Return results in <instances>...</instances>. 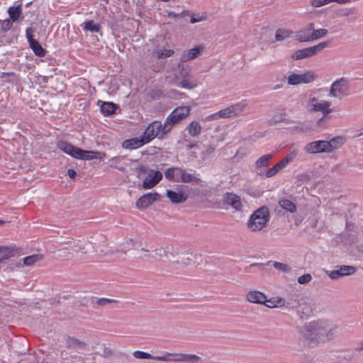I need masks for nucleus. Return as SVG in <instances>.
<instances>
[{"instance_id":"nucleus-61","label":"nucleus","mask_w":363,"mask_h":363,"mask_svg":"<svg viewBox=\"0 0 363 363\" xmlns=\"http://www.w3.org/2000/svg\"><path fill=\"white\" fill-rule=\"evenodd\" d=\"M301 131H304L305 130V129L303 128H301Z\"/></svg>"},{"instance_id":"nucleus-34","label":"nucleus","mask_w":363,"mask_h":363,"mask_svg":"<svg viewBox=\"0 0 363 363\" xmlns=\"http://www.w3.org/2000/svg\"><path fill=\"white\" fill-rule=\"evenodd\" d=\"M293 32L289 29L279 28L276 31L275 39L277 41H282L290 38Z\"/></svg>"},{"instance_id":"nucleus-56","label":"nucleus","mask_w":363,"mask_h":363,"mask_svg":"<svg viewBox=\"0 0 363 363\" xmlns=\"http://www.w3.org/2000/svg\"><path fill=\"white\" fill-rule=\"evenodd\" d=\"M357 351L363 350V340L359 343L357 347L356 348Z\"/></svg>"},{"instance_id":"nucleus-19","label":"nucleus","mask_w":363,"mask_h":363,"mask_svg":"<svg viewBox=\"0 0 363 363\" xmlns=\"http://www.w3.org/2000/svg\"><path fill=\"white\" fill-rule=\"evenodd\" d=\"M203 52V47L201 45L196 46L192 49L185 50L181 56V62H186L192 60L200 56Z\"/></svg>"},{"instance_id":"nucleus-22","label":"nucleus","mask_w":363,"mask_h":363,"mask_svg":"<svg viewBox=\"0 0 363 363\" xmlns=\"http://www.w3.org/2000/svg\"><path fill=\"white\" fill-rule=\"evenodd\" d=\"M312 23H309L305 28L298 30L295 35L298 42L312 41Z\"/></svg>"},{"instance_id":"nucleus-2","label":"nucleus","mask_w":363,"mask_h":363,"mask_svg":"<svg viewBox=\"0 0 363 363\" xmlns=\"http://www.w3.org/2000/svg\"><path fill=\"white\" fill-rule=\"evenodd\" d=\"M154 360L167 362L197 363L201 360V358L199 356L193 354L164 352V355L154 356Z\"/></svg>"},{"instance_id":"nucleus-9","label":"nucleus","mask_w":363,"mask_h":363,"mask_svg":"<svg viewBox=\"0 0 363 363\" xmlns=\"http://www.w3.org/2000/svg\"><path fill=\"white\" fill-rule=\"evenodd\" d=\"M247 104L244 101L236 103L227 108L218 111V117L219 118H229L236 116L243 112Z\"/></svg>"},{"instance_id":"nucleus-7","label":"nucleus","mask_w":363,"mask_h":363,"mask_svg":"<svg viewBox=\"0 0 363 363\" xmlns=\"http://www.w3.org/2000/svg\"><path fill=\"white\" fill-rule=\"evenodd\" d=\"M330 105L331 103L329 101L320 100L313 96L309 98L306 108L310 112L321 111L325 115H328L332 112V109L330 108Z\"/></svg>"},{"instance_id":"nucleus-13","label":"nucleus","mask_w":363,"mask_h":363,"mask_svg":"<svg viewBox=\"0 0 363 363\" xmlns=\"http://www.w3.org/2000/svg\"><path fill=\"white\" fill-rule=\"evenodd\" d=\"M304 150L310 154L330 153L328 140H317L308 143Z\"/></svg>"},{"instance_id":"nucleus-48","label":"nucleus","mask_w":363,"mask_h":363,"mask_svg":"<svg viewBox=\"0 0 363 363\" xmlns=\"http://www.w3.org/2000/svg\"><path fill=\"white\" fill-rule=\"evenodd\" d=\"M328 276L330 279H337L340 277H343L340 272V270L339 268L336 269H334L333 271H330L329 273H328Z\"/></svg>"},{"instance_id":"nucleus-23","label":"nucleus","mask_w":363,"mask_h":363,"mask_svg":"<svg viewBox=\"0 0 363 363\" xmlns=\"http://www.w3.org/2000/svg\"><path fill=\"white\" fill-rule=\"evenodd\" d=\"M166 195L170 201L173 203H180L186 201L188 196L181 191H174L173 190H167Z\"/></svg>"},{"instance_id":"nucleus-28","label":"nucleus","mask_w":363,"mask_h":363,"mask_svg":"<svg viewBox=\"0 0 363 363\" xmlns=\"http://www.w3.org/2000/svg\"><path fill=\"white\" fill-rule=\"evenodd\" d=\"M187 130L190 136L197 137L201 134V126L198 121H194L189 123Z\"/></svg>"},{"instance_id":"nucleus-15","label":"nucleus","mask_w":363,"mask_h":363,"mask_svg":"<svg viewBox=\"0 0 363 363\" xmlns=\"http://www.w3.org/2000/svg\"><path fill=\"white\" fill-rule=\"evenodd\" d=\"M162 177L163 175L161 172L150 170L143 182V189H150L153 188L162 180Z\"/></svg>"},{"instance_id":"nucleus-62","label":"nucleus","mask_w":363,"mask_h":363,"mask_svg":"<svg viewBox=\"0 0 363 363\" xmlns=\"http://www.w3.org/2000/svg\"><path fill=\"white\" fill-rule=\"evenodd\" d=\"M299 224V222H296V225H298Z\"/></svg>"},{"instance_id":"nucleus-24","label":"nucleus","mask_w":363,"mask_h":363,"mask_svg":"<svg viewBox=\"0 0 363 363\" xmlns=\"http://www.w3.org/2000/svg\"><path fill=\"white\" fill-rule=\"evenodd\" d=\"M57 147L60 150H62L65 153L76 159L77 155H75V152H77V149H79V147H75L71 143H69L63 140L59 141L57 143Z\"/></svg>"},{"instance_id":"nucleus-41","label":"nucleus","mask_w":363,"mask_h":363,"mask_svg":"<svg viewBox=\"0 0 363 363\" xmlns=\"http://www.w3.org/2000/svg\"><path fill=\"white\" fill-rule=\"evenodd\" d=\"M133 354L137 359H149L154 360V355L143 351L137 350L135 351Z\"/></svg>"},{"instance_id":"nucleus-14","label":"nucleus","mask_w":363,"mask_h":363,"mask_svg":"<svg viewBox=\"0 0 363 363\" xmlns=\"http://www.w3.org/2000/svg\"><path fill=\"white\" fill-rule=\"evenodd\" d=\"M319 305V302L316 300L306 298L299 302L298 311L303 315L309 316L313 313V311H316L317 306Z\"/></svg>"},{"instance_id":"nucleus-49","label":"nucleus","mask_w":363,"mask_h":363,"mask_svg":"<svg viewBox=\"0 0 363 363\" xmlns=\"http://www.w3.org/2000/svg\"><path fill=\"white\" fill-rule=\"evenodd\" d=\"M116 301L114 299L107 298H99L96 303L100 306H106L111 303H116Z\"/></svg>"},{"instance_id":"nucleus-20","label":"nucleus","mask_w":363,"mask_h":363,"mask_svg":"<svg viewBox=\"0 0 363 363\" xmlns=\"http://www.w3.org/2000/svg\"><path fill=\"white\" fill-rule=\"evenodd\" d=\"M145 140H144L143 136L140 138H133L125 140L122 143V147L124 149L135 150L141 147L144 145L147 144L146 143H145Z\"/></svg>"},{"instance_id":"nucleus-37","label":"nucleus","mask_w":363,"mask_h":363,"mask_svg":"<svg viewBox=\"0 0 363 363\" xmlns=\"http://www.w3.org/2000/svg\"><path fill=\"white\" fill-rule=\"evenodd\" d=\"M43 258V256L39 254L33 255L30 256L26 257L23 259V263L25 265L30 266L33 264L34 263L41 260Z\"/></svg>"},{"instance_id":"nucleus-47","label":"nucleus","mask_w":363,"mask_h":363,"mask_svg":"<svg viewBox=\"0 0 363 363\" xmlns=\"http://www.w3.org/2000/svg\"><path fill=\"white\" fill-rule=\"evenodd\" d=\"M312 279V277L310 274H305L298 278V282L300 284H306L309 283Z\"/></svg>"},{"instance_id":"nucleus-12","label":"nucleus","mask_w":363,"mask_h":363,"mask_svg":"<svg viewBox=\"0 0 363 363\" xmlns=\"http://www.w3.org/2000/svg\"><path fill=\"white\" fill-rule=\"evenodd\" d=\"M246 299L250 303L264 304L265 306L272 308V306L270 305V303H272V299H268L267 296L261 291L256 290L250 291L246 294Z\"/></svg>"},{"instance_id":"nucleus-59","label":"nucleus","mask_w":363,"mask_h":363,"mask_svg":"<svg viewBox=\"0 0 363 363\" xmlns=\"http://www.w3.org/2000/svg\"><path fill=\"white\" fill-rule=\"evenodd\" d=\"M259 264H252L250 265V267H259Z\"/></svg>"},{"instance_id":"nucleus-54","label":"nucleus","mask_w":363,"mask_h":363,"mask_svg":"<svg viewBox=\"0 0 363 363\" xmlns=\"http://www.w3.org/2000/svg\"><path fill=\"white\" fill-rule=\"evenodd\" d=\"M206 18L205 17H203V16H192L191 19H190V23H198V22H200V21H202L203 20H205Z\"/></svg>"},{"instance_id":"nucleus-30","label":"nucleus","mask_w":363,"mask_h":363,"mask_svg":"<svg viewBox=\"0 0 363 363\" xmlns=\"http://www.w3.org/2000/svg\"><path fill=\"white\" fill-rule=\"evenodd\" d=\"M117 106L113 102H104L101 106V111L104 116H111L116 110Z\"/></svg>"},{"instance_id":"nucleus-31","label":"nucleus","mask_w":363,"mask_h":363,"mask_svg":"<svg viewBox=\"0 0 363 363\" xmlns=\"http://www.w3.org/2000/svg\"><path fill=\"white\" fill-rule=\"evenodd\" d=\"M180 167H170L166 169L164 172V176L169 181L177 182V179H179V171Z\"/></svg>"},{"instance_id":"nucleus-3","label":"nucleus","mask_w":363,"mask_h":363,"mask_svg":"<svg viewBox=\"0 0 363 363\" xmlns=\"http://www.w3.org/2000/svg\"><path fill=\"white\" fill-rule=\"evenodd\" d=\"M269 213L266 207H261L250 217L247 227L252 231L261 230L269 220Z\"/></svg>"},{"instance_id":"nucleus-25","label":"nucleus","mask_w":363,"mask_h":363,"mask_svg":"<svg viewBox=\"0 0 363 363\" xmlns=\"http://www.w3.org/2000/svg\"><path fill=\"white\" fill-rule=\"evenodd\" d=\"M346 142V139L343 136H337L328 140V148L330 153L333 152L335 150L341 147Z\"/></svg>"},{"instance_id":"nucleus-40","label":"nucleus","mask_w":363,"mask_h":363,"mask_svg":"<svg viewBox=\"0 0 363 363\" xmlns=\"http://www.w3.org/2000/svg\"><path fill=\"white\" fill-rule=\"evenodd\" d=\"M286 118V113L284 110L277 109L276 114L274 116V122H282Z\"/></svg>"},{"instance_id":"nucleus-1","label":"nucleus","mask_w":363,"mask_h":363,"mask_svg":"<svg viewBox=\"0 0 363 363\" xmlns=\"http://www.w3.org/2000/svg\"><path fill=\"white\" fill-rule=\"evenodd\" d=\"M337 326H332L326 319H318L306 323L299 330L300 340L308 347L325 343L334 339Z\"/></svg>"},{"instance_id":"nucleus-33","label":"nucleus","mask_w":363,"mask_h":363,"mask_svg":"<svg viewBox=\"0 0 363 363\" xmlns=\"http://www.w3.org/2000/svg\"><path fill=\"white\" fill-rule=\"evenodd\" d=\"M174 54V50L171 49H155L152 52V56L157 59L167 58L172 56Z\"/></svg>"},{"instance_id":"nucleus-44","label":"nucleus","mask_w":363,"mask_h":363,"mask_svg":"<svg viewBox=\"0 0 363 363\" xmlns=\"http://www.w3.org/2000/svg\"><path fill=\"white\" fill-rule=\"evenodd\" d=\"M12 256V252L8 248H0V262Z\"/></svg>"},{"instance_id":"nucleus-8","label":"nucleus","mask_w":363,"mask_h":363,"mask_svg":"<svg viewBox=\"0 0 363 363\" xmlns=\"http://www.w3.org/2000/svg\"><path fill=\"white\" fill-rule=\"evenodd\" d=\"M348 91V82L345 78L342 77L332 84L330 89V95L341 99L347 95Z\"/></svg>"},{"instance_id":"nucleus-5","label":"nucleus","mask_w":363,"mask_h":363,"mask_svg":"<svg viewBox=\"0 0 363 363\" xmlns=\"http://www.w3.org/2000/svg\"><path fill=\"white\" fill-rule=\"evenodd\" d=\"M328 45V42L324 41L311 47L297 50L291 55V58L294 60H299L315 56L323 51Z\"/></svg>"},{"instance_id":"nucleus-57","label":"nucleus","mask_w":363,"mask_h":363,"mask_svg":"<svg viewBox=\"0 0 363 363\" xmlns=\"http://www.w3.org/2000/svg\"><path fill=\"white\" fill-rule=\"evenodd\" d=\"M266 177L269 178L272 177V168L267 170L266 172Z\"/></svg>"},{"instance_id":"nucleus-52","label":"nucleus","mask_w":363,"mask_h":363,"mask_svg":"<svg viewBox=\"0 0 363 363\" xmlns=\"http://www.w3.org/2000/svg\"><path fill=\"white\" fill-rule=\"evenodd\" d=\"M219 119L218 112L206 116L202 118V121L206 122L210 121H216Z\"/></svg>"},{"instance_id":"nucleus-38","label":"nucleus","mask_w":363,"mask_h":363,"mask_svg":"<svg viewBox=\"0 0 363 363\" xmlns=\"http://www.w3.org/2000/svg\"><path fill=\"white\" fill-rule=\"evenodd\" d=\"M274 268L282 273H288L291 269V267L289 264L278 262H274Z\"/></svg>"},{"instance_id":"nucleus-4","label":"nucleus","mask_w":363,"mask_h":363,"mask_svg":"<svg viewBox=\"0 0 363 363\" xmlns=\"http://www.w3.org/2000/svg\"><path fill=\"white\" fill-rule=\"evenodd\" d=\"M170 130L168 125L167 128L165 126V121L162 124L159 121H155L148 125L142 136L145 140V143L147 144L157 137L160 133L162 135H164Z\"/></svg>"},{"instance_id":"nucleus-17","label":"nucleus","mask_w":363,"mask_h":363,"mask_svg":"<svg viewBox=\"0 0 363 363\" xmlns=\"http://www.w3.org/2000/svg\"><path fill=\"white\" fill-rule=\"evenodd\" d=\"M76 159L91 160L94 159L103 160L105 157V153L93 150H84L79 147L77 152H75Z\"/></svg>"},{"instance_id":"nucleus-27","label":"nucleus","mask_w":363,"mask_h":363,"mask_svg":"<svg viewBox=\"0 0 363 363\" xmlns=\"http://www.w3.org/2000/svg\"><path fill=\"white\" fill-rule=\"evenodd\" d=\"M296 155L294 153H291L288 155L286 157H284L281 161L277 163L275 166H274V174L279 172L283 168L286 167V165L293 160L295 157Z\"/></svg>"},{"instance_id":"nucleus-55","label":"nucleus","mask_w":363,"mask_h":363,"mask_svg":"<svg viewBox=\"0 0 363 363\" xmlns=\"http://www.w3.org/2000/svg\"><path fill=\"white\" fill-rule=\"evenodd\" d=\"M76 174H77V173L74 169H68L67 175L69 177V178L74 179L75 177Z\"/></svg>"},{"instance_id":"nucleus-32","label":"nucleus","mask_w":363,"mask_h":363,"mask_svg":"<svg viewBox=\"0 0 363 363\" xmlns=\"http://www.w3.org/2000/svg\"><path fill=\"white\" fill-rule=\"evenodd\" d=\"M82 26L84 30H88L92 33H99L101 28L99 23H94L92 20L84 22Z\"/></svg>"},{"instance_id":"nucleus-16","label":"nucleus","mask_w":363,"mask_h":363,"mask_svg":"<svg viewBox=\"0 0 363 363\" xmlns=\"http://www.w3.org/2000/svg\"><path fill=\"white\" fill-rule=\"evenodd\" d=\"M159 198L160 194L157 193L145 194L136 201V207L140 209H145L153 203V202L159 199Z\"/></svg>"},{"instance_id":"nucleus-39","label":"nucleus","mask_w":363,"mask_h":363,"mask_svg":"<svg viewBox=\"0 0 363 363\" xmlns=\"http://www.w3.org/2000/svg\"><path fill=\"white\" fill-rule=\"evenodd\" d=\"M66 345L67 347H76L80 345L84 346V343L76 338L67 337L66 338Z\"/></svg>"},{"instance_id":"nucleus-43","label":"nucleus","mask_w":363,"mask_h":363,"mask_svg":"<svg viewBox=\"0 0 363 363\" xmlns=\"http://www.w3.org/2000/svg\"><path fill=\"white\" fill-rule=\"evenodd\" d=\"M13 21H12L11 19L7 18L3 21H0V28L1 30L4 32H6L9 30L12 26H13Z\"/></svg>"},{"instance_id":"nucleus-50","label":"nucleus","mask_w":363,"mask_h":363,"mask_svg":"<svg viewBox=\"0 0 363 363\" xmlns=\"http://www.w3.org/2000/svg\"><path fill=\"white\" fill-rule=\"evenodd\" d=\"M165 255V250L163 248H160L155 251L154 255L150 257L155 259H160Z\"/></svg>"},{"instance_id":"nucleus-60","label":"nucleus","mask_w":363,"mask_h":363,"mask_svg":"<svg viewBox=\"0 0 363 363\" xmlns=\"http://www.w3.org/2000/svg\"><path fill=\"white\" fill-rule=\"evenodd\" d=\"M4 221L0 220V224H3Z\"/></svg>"},{"instance_id":"nucleus-21","label":"nucleus","mask_w":363,"mask_h":363,"mask_svg":"<svg viewBox=\"0 0 363 363\" xmlns=\"http://www.w3.org/2000/svg\"><path fill=\"white\" fill-rule=\"evenodd\" d=\"M179 179H177V182L182 183H194L199 184L201 179L196 177L194 174L187 172L185 169H179Z\"/></svg>"},{"instance_id":"nucleus-26","label":"nucleus","mask_w":363,"mask_h":363,"mask_svg":"<svg viewBox=\"0 0 363 363\" xmlns=\"http://www.w3.org/2000/svg\"><path fill=\"white\" fill-rule=\"evenodd\" d=\"M272 158V154L270 153V154H267V155L262 156L256 161L255 165H256V168L257 169L258 174H262V172L261 170L259 171V169L262 167H266L269 164V161Z\"/></svg>"},{"instance_id":"nucleus-53","label":"nucleus","mask_w":363,"mask_h":363,"mask_svg":"<svg viewBox=\"0 0 363 363\" xmlns=\"http://www.w3.org/2000/svg\"><path fill=\"white\" fill-rule=\"evenodd\" d=\"M285 301L280 297H277L274 299V308H280L284 306Z\"/></svg>"},{"instance_id":"nucleus-46","label":"nucleus","mask_w":363,"mask_h":363,"mask_svg":"<svg viewBox=\"0 0 363 363\" xmlns=\"http://www.w3.org/2000/svg\"><path fill=\"white\" fill-rule=\"evenodd\" d=\"M179 86L183 89H192L196 87V84L191 83L187 79H183L179 82Z\"/></svg>"},{"instance_id":"nucleus-42","label":"nucleus","mask_w":363,"mask_h":363,"mask_svg":"<svg viewBox=\"0 0 363 363\" xmlns=\"http://www.w3.org/2000/svg\"><path fill=\"white\" fill-rule=\"evenodd\" d=\"M339 269L343 277L352 274L355 272V268L352 266L342 265L340 266Z\"/></svg>"},{"instance_id":"nucleus-6","label":"nucleus","mask_w":363,"mask_h":363,"mask_svg":"<svg viewBox=\"0 0 363 363\" xmlns=\"http://www.w3.org/2000/svg\"><path fill=\"white\" fill-rule=\"evenodd\" d=\"M190 108L187 106H182L176 108L165 119V126H169L171 130L174 125L186 118L190 113Z\"/></svg>"},{"instance_id":"nucleus-10","label":"nucleus","mask_w":363,"mask_h":363,"mask_svg":"<svg viewBox=\"0 0 363 363\" xmlns=\"http://www.w3.org/2000/svg\"><path fill=\"white\" fill-rule=\"evenodd\" d=\"M318 75L313 71H308L303 74H291L288 77V83L291 85H298L302 83L306 84L314 81Z\"/></svg>"},{"instance_id":"nucleus-29","label":"nucleus","mask_w":363,"mask_h":363,"mask_svg":"<svg viewBox=\"0 0 363 363\" xmlns=\"http://www.w3.org/2000/svg\"><path fill=\"white\" fill-rule=\"evenodd\" d=\"M8 13L9 15V19L13 22L16 21L22 13L21 5L10 6L8 9Z\"/></svg>"},{"instance_id":"nucleus-36","label":"nucleus","mask_w":363,"mask_h":363,"mask_svg":"<svg viewBox=\"0 0 363 363\" xmlns=\"http://www.w3.org/2000/svg\"><path fill=\"white\" fill-rule=\"evenodd\" d=\"M311 34H312V41L318 40L319 38H323L328 34V30L324 28L320 29H314L313 23H312V29H311Z\"/></svg>"},{"instance_id":"nucleus-51","label":"nucleus","mask_w":363,"mask_h":363,"mask_svg":"<svg viewBox=\"0 0 363 363\" xmlns=\"http://www.w3.org/2000/svg\"><path fill=\"white\" fill-rule=\"evenodd\" d=\"M120 162H121L120 157H113L110 160V163H111L110 166L112 167L118 169H121L122 168L121 167H119Z\"/></svg>"},{"instance_id":"nucleus-35","label":"nucleus","mask_w":363,"mask_h":363,"mask_svg":"<svg viewBox=\"0 0 363 363\" xmlns=\"http://www.w3.org/2000/svg\"><path fill=\"white\" fill-rule=\"evenodd\" d=\"M280 206L286 211L294 213L296 211V206L294 203L288 199H282L279 202Z\"/></svg>"},{"instance_id":"nucleus-11","label":"nucleus","mask_w":363,"mask_h":363,"mask_svg":"<svg viewBox=\"0 0 363 363\" xmlns=\"http://www.w3.org/2000/svg\"><path fill=\"white\" fill-rule=\"evenodd\" d=\"M33 32L34 30L31 27L27 28L26 30V37L29 43V46L36 56L40 57H45L47 51L40 45L38 40L33 38Z\"/></svg>"},{"instance_id":"nucleus-18","label":"nucleus","mask_w":363,"mask_h":363,"mask_svg":"<svg viewBox=\"0 0 363 363\" xmlns=\"http://www.w3.org/2000/svg\"><path fill=\"white\" fill-rule=\"evenodd\" d=\"M223 202L225 204L230 206L233 209L237 211H241L242 209V203L240 197L230 192H227L223 195Z\"/></svg>"},{"instance_id":"nucleus-58","label":"nucleus","mask_w":363,"mask_h":363,"mask_svg":"<svg viewBox=\"0 0 363 363\" xmlns=\"http://www.w3.org/2000/svg\"><path fill=\"white\" fill-rule=\"evenodd\" d=\"M169 16H172V17H176V16H177L178 15H177V14H176V13H174V12H170V13H169Z\"/></svg>"},{"instance_id":"nucleus-45","label":"nucleus","mask_w":363,"mask_h":363,"mask_svg":"<svg viewBox=\"0 0 363 363\" xmlns=\"http://www.w3.org/2000/svg\"><path fill=\"white\" fill-rule=\"evenodd\" d=\"M330 3V0H311V5L314 8H318Z\"/></svg>"}]
</instances>
